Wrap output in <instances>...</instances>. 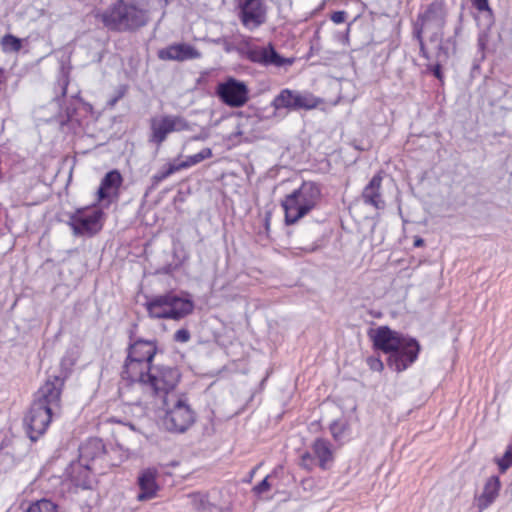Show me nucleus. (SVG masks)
<instances>
[{
    "label": "nucleus",
    "instance_id": "9d476101",
    "mask_svg": "<svg viewBox=\"0 0 512 512\" xmlns=\"http://www.w3.org/2000/svg\"><path fill=\"white\" fill-rule=\"evenodd\" d=\"M189 122L180 115H164L150 120L149 142L160 146L172 132L190 130Z\"/></svg>",
    "mask_w": 512,
    "mask_h": 512
},
{
    "label": "nucleus",
    "instance_id": "bb28decb",
    "mask_svg": "<svg viewBox=\"0 0 512 512\" xmlns=\"http://www.w3.org/2000/svg\"><path fill=\"white\" fill-rule=\"evenodd\" d=\"M2 51L5 53H16L22 48V39L12 35L5 34L0 41Z\"/></svg>",
    "mask_w": 512,
    "mask_h": 512
},
{
    "label": "nucleus",
    "instance_id": "f704fd0d",
    "mask_svg": "<svg viewBox=\"0 0 512 512\" xmlns=\"http://www.w3.org/2000/svg\"><path fill=\"white\" fill-rule=\"evenodd\" d=\"M268 478H269V476H266L258 485H256L253 488V492L256 495L263 494V493L267 492L270 489L271 485L268 482Z\"/></svg>",
    "mask_w": 512,
    "mask_h": 512
},
{
    "label": "nucleus",
    "instance_id": "cd10ccee",
    "mask_svg": "<svg viewBox=\"0 0 512 512\" xmlns=\"http://www.w3.org/2000/svg\"><path fill=\"white\" fill-rule=\"evenodd\" d=\"M210 157H212V150L210 148H204L200 152L188 156L185 161L179 162V165L181 170L186 169Z\"/></svg>",
    "mask_w": 512,
    "mask_h": 512
},
{
    "label": "nucleus",
    "instance_id": "423d86ee",
    "mask_svg": "<svg viewBox=\"0 0 512 512\" xmlns=\"http://www.w3.org/2000/svg\"><path fill=\"white\" fill-rule=\"evenodd\" d=\"M151 318L180 320L192 313L194 303L192 300L180 297L174 292H167L155 296L146 303Z\"/></svg>",
    "mask_w": 512,
    "mask_h": 512
},
{
    "label": "nucleus",
    "instance_id": "f257e3e1",
    "mask_svg": "<svg viewBox=\"0 0 512 512\" xmlns=\"http://www.w3.org/2000/svg\"><path fill=\"white\" fill-rule=\"evenodd\" d=\"M376 349L389 354L387 365L396 372H402L411 366L420 352V345L414 338L403 336L390 329L380 326L369 332Z\"/></svg>",
    "mask_w": 512,
    "mask_h": 512
},
{
    "label": "nucleus",
    "instance_id": "b1692460",
    "mask_svg": "<svg viewBox=\"0 0 512 512\" xmlns=\"http://www.w3.org/2000/svg\"><path fill=\"white\" fill-rule=\"evenodd\" d=\"M312 450L320 468L328 469L334 459L331 443L326 439L317 438L312 444Z\"/></svg>",
    "mask_w": 512,
    "mask_h": 512
},
{
    "label": "nucleus",
    "instance_id": "4be33fe9",
    "mask_svg": "<svg viewBox=\"0 0 512 512\" xmlns=\"http://www.w3.org/2000/svg\"><path fill=\"white\" fill-rule=\"evenodd\" d=\"M381 183L382 177L379 174H376L372 177L362 192V199L364 203L371 205L376 209H383L385 207V202L380 193Z\"/></svg>",
    "mask_w": 512,
    "mask_h": 512
},
{
    "label": "nucleus",
    "instance_id": "7ed1b4c3",
    "mask_svg": "<svg viewBox=\"0 0 512 512\" xmlns=\"http://www.w3.org/2000/svg\"><path fill=\"white\" fill-rule=\"evenodd\" d=\"M99 17L109 30L132 31L148 22V11L139 8L133 1L116 0Z\"/></svg>",
    "mask_w": 512,
    "mask_h": 512
},
{
    "label": "nucleus",
    "instance_id": "2eb2a0df",
    "mask_svg": "<svg viewBox=\"0 0 512 512\" xmlns=\"http://www.w3.org/2000/svg\"><path fill=\"white\" fill-rule=\"evenodd\" d=\"M63 386L64 380L62 378L58 376L49 377L38 389L33 401H39L40 404L56 412L60 408Z\"/></svg>",
    "mask_w": 512,
    "mask_h": 512
},
{
    "label": "nucleus",
    "instance_id": "c85d7f7f",
    "mask_svg": "<svg viewBox=\"0 0 512 512\" xmlns=\"http://www.w3.org/2000/svg\"><path fill=\"white\" fill-rule=\"evenodd\" d=\"M190 498L192 507L197 512H206L207 510H209L211 504L206 495L194 493L190 495Z\"/></svg>",
    "mask_w": 512,
    "mask_h": 512
},
{
    "label": "nucleus",
    "instance_id": "20e7f679",
    "mask_svg": "<svg viewBox=\"0 0 512 512\" xmlns=\"http://www.w3.org/2000/svg\"><path fill=\"white\" fill-rule=\"evenodd\" d=\"M321 199V189L313 181H304L301 186L286 195L281 202L285 213V224L293 225L312 211Z\"/></svg>",
    "mask_w": 512,
    "mask_h": 512
},
{
    "label": "nucleus",
    "instance_id": "49530a36",
    "mask_svg": "<svg viewBox=\"0 0 512 512\" xmlns=\"http://www.w3.org/2000/svg\"><path fill=\"white\" fill-rule=\"evenodd\" d=\"M165 1L167 2L168 0H165Z\"/></svg>",
    "mask_w": 512,
    "mask_h": 512
},
{
    "label": "nucleus",
    "instance_id": "f3484780",
    "mask_svg": "<svg viewBox=\"0 0 512 512\" xmlns=\"http://www.w3.org/2000/svg\"><path fill=\"white\" fill-rule=\"evenodd\" d=\"M106 449L103 441L99 438H90L79 447V462L86 470H91V462L100 459Z\"/></svg>",
    "mask_w": 512,
    "mask_h": 512
},
{
    "label": "nucleus",
    "instance_id": "0eeeda50",
    "mask_svg": "<svg viewBox=\"0 0 512 512\" xmlns=\"http://www.w3.org/2000/svg\"><path fill=\"white\" fill-rule=\"evenodd\" d=\"M181 374L177 367L164 364H152L134 382L148 387L155 395L168 397V393L175 389L180 381Z\"/></svg>",
    "mask_w": 512,
    "mask_h": 512
},
{
    "label": "nucleus",
    "instance_id": "a211bd4d",
    "mask_svg": "<svg viewBox=\"0 0 512 512\" xmlns=\"http://www.w3.org/2000/svg\"><path fill=\"white\" fill-rule=\"evenodd\" d=\"M158 57L161 60L185 61L198 59L201 57V53L189 44L178 43L159 50Z\"/></svg>",
    "mask_w": 512,
    "mask_h": 512
},
{
    "label": "nucleus",
    "instance_id": "72a5a7b5",
    "mask_svg": "<svg viewBox=\"0 0 512 512\" xmlns=\"http://www.w3.org/2000/svg\"><path fill=\"white\" fill-rule=\"evenodd\" d=\"M190 338V332L185 328L177 330L174 334V340L176 342L186 343L190 340Z\"/></svg>",
    "mask_w": 512,
    "mask_h": 512
},
{
    "label": "nucleus",
    "instance_id": "412c9836",
    "mask_svg": "<svg viewBox=\"0 0 512 512\" xmlns=\"http://www.w3.org/2000/svg\"><path fill=\"white\" fill-rule=\"evenodd\" d=\"M122 182L123 178L118 170L114 169L106 173L97 191V201L101 202L108 199L111 193L116 194Z\"/></svg>",
    "mask_w": 512,
    "mask_h": 512
},
{
    "label": "nucleus",
    "instance_id": "f03ea898",
    "mask_svg": "<svg viewBox=\"0 0 512 512\" xmlns=\"http://www.w3.org/2000/svg\"><path fill=\"white\" fill-rule=\"evenodd\" d=\"M447 11L443 1L431 2L424 12L419 13L413 24V35L419 43L420 54L425 59H431L430 52L426 48L423 34L429 35V42L436 44L444 42L443 29L446 24Z\"/></svg>",
    "mask_w": 512,
    "mask_h": 512
},
{
    "label": "nucleus",
    "instance_id": "6ab92c4d",
    "mask_svg": "<svg viewBox=\"0 0 512 512\" xmlns=\"http://www.w3.org/2000/svg\"><path fill=\"white\" fill-rule=\"evenodd\" d=\"M158 472L154 468H147L141 471L138 476L137 483L140 493L137 495L138 501H147L156 497L159 486L156 482Z\"/></svg>",
    "mask_w": 512,
    "mask_h": 512
},
{
    "label": "nucleus",
    "instance_id": "37998d69",
    "mask_svg": "<svg viewBox=\"0 0 512 512\" xmlns=\"http://www.w3.org/2000/svg\"><path fill=\"white\" fill-rule=\"evenodd\" d=\"M77 485H80V483H77ZM81 486H82L83 488H89V487H90V485H89V481H88L87 479H84V480H83V483H81Z\"/></svg>",
    "mask_w": 512,
    "mask_h": 512
},
{
    "label": "nucleus",
    "instance_id": "a878e982",
    "mask_svg": "<svg viewBox=\"0 0 512 512\" xmlns=\"http://www.w3.org/2000/svg\"><path fill=\"white\" fill-rule=\"evenodd\" d=\"M26 512H64L53 501L43 498L29 505Z\"/></svg>",
    "mask_w": 512,
    "mask_h": 512
},
{
    "label": "nucleus",
    "instance_id": "6e6552de",
    "mask_svg": "<svg viewBox=\"0 0 512 512\" xmlns=\"http://www.w3.org/2000/svg\"><path fill=\"white\" fill-rule=\"evenodd\" d=\"M163 403L166 413L163 418V426L170 432L183 433L195 421V414L186 399L164 397Z\"/></svg>",
    "mask_w": 512,
    "mask_h": 512
},
{
    "label": "nucleus",
    "instance_id": "393cba45",
    "mask_svg": "<svg viewBox=\"0 0 512 512\" xmlns=\"http://www.w3.org/2000/svg\"><path fill=\"white\" fill-rule=\"evenodd\" d=\"M180 170L181 168L179 163H167L151 177V189L156 188L163 180H165L166 178L170 177L172 174Z\"/></svg>",
    "mask_w": 512,
    "mask_h": 512
},
{
    "label": "nucleus",
    "instance_id": "ddd939ff",
    "mask_svg": "<svg viewBox=\"0 0 512 512\" xmlns=\"http://www.w3.org/2000/svg\"><path fill=\"white\" fill-rule=\"evenodd\" d=\"M103 212L100 209L85 214L83 210H77L70 216L68 222L75 236H93L97 234L101 228V218Z\"/></svg>",
    "mask_w": 512,
    "mask_h": 512
},
{
    "label": "nucleus",
    "instance_id": "2f4dec72",
    "mask_svg": "<svg viewBox=\"0 0 512 512\" xmlns=\"http://www.w3.org/2000/svg\"><path fill=\"white\" fill-rule=\"evenodd\" d=\"M512 465V445L508 446L504 455L498 460V466L501 471L507 470Z\"/></svg>",
    "mask_w": 512,
    "mask_h": 512
},
{
    "label": "nucleus",
    "instance_id": "4c0bfd02",
    "mask_svg": "<svg viewBox=\"0 0 512 512\" xmlns=\"http://www.w3.org/2000/svg\"><path fill=\"white\" fill-rule=\"evenodd\" d=\"M347 13L345 11H335L331 15V20L335 24H341L346 21Z\"/></svg>",
    "mask_w": 512,
    "mask_h": 512
},
{
    "label": "nucleus",
    "instance_id": "dca6fc26",
    "mask_svg": "<svg viewBox=\"0 0 512 512\" xmlns=\"http://www.w3.org/2000/svg\"><path fill=\"white\" fill-rule=\"evenodd\" d=\"M246 55L251 62L263 66L282 67L293 63V59L281 56L271 44L266 47L248 48Z\"/></svg>",
    "mask_w": 512,
    "mask_h": 512
},
{
    "label": "nucleus",
    "instance_id": "a19ab883",
    "mask_svg": "<svg viewBox=\"0 0 512 512\" xmlns=\"http://www.w3.org/2000/svg\"><path fill=\"white\" fill-rule=\"evenodd\" d=\"M124 93H125V90L124 89H120L118 91V94L109 101V104L111 106H114L118 102V100L121 99L124 96Z\"/></svg>",
    "mask_w": 512,
    "mask_h": 512
},
{
    "label": "nucleus",
    "instance_id": "1a4fd4ad",
    "mask_svg": "<svg viewBox=\"0 0 512 512\" xmlns=\"http://www.w3.org/2000/svg\"><path fill=\"white\" fill-rule=\"evenodd\" d=\"M322 100L309 91L282 89L272 100L271 106L277 115L281 110L290 111L312 110L318 107Z\"/></svg>",
    "mask_w": 512,
    "mask_h": 512
},
{
    "label": "nucleus",
    "instance_id": "7c9ffc66",
    "mask_svg": "<svg viewBox=\"0 0 512 512\" xmlns=\"http://www.w3.org/2000/svg\"><path fill=\"white\" fill-rule=\"evenodd\" d=\"M16 464L15 457L9 452L0 453V473H6Z\"/></svg>",
    "mask_w": 512,
    "mask_h": 512
},
{
    "label": "nucleus",
    "instance_id": "c9c22d12",
    "mask_svg": "<svg viewBox=\"0 0 512 512\" xmlns=\"http://www.w3.org/2000/svg\"><path fill=\"white\" fill-rule=\"evenodd\" d=\"M367 364L373 371H382L384 368L383 362L379 358L369 357L367 359Z\"/></svg>",
    "mask_w": 512,
    "mask_h": 512
},
{
    "label": "nucleus",
    "instance_id": "79ce46f5",
    "mask_svg": "<svg viewBox=\"0 0 512 512\" xmlns=\"http://www.w3.org/2000/svg\"><path fill=\"white\" fill-rule=\"evenodd\" d=\"M424 245V240L420 237H417L415 240H414V246L415 247H421Z\"/></svg>",
    "mask_w": 512,
    "mask_h": 512
},
{
    "label": "nucleus",
    "instance_id": "9b49d317",
    "mask_svg": "<svg viewBox=\"0 0 512 512\" xmlns=\"http://www.w3.org/2000/svg\"><path fill=\"white\" fill-rule=\"evenodd\" d=\"M54 413L55 411L40 404L39 401L32 402L23 420L26 433L31 441H37L45 433Z\"/></svg>",
    "mask_w": 512,
    "mask_h": 512
},
{
    "label": "nucleus",
    "instance_id": "ea45409f",
    "mask_svg": "<svg viewBox=\"0 0 512 512\" xmlns=\"http://www.w3.org/2000/svg\"><path fill=\"white\" fill-rule=\"evenodd\" d=\"M301 461L303 466L308 467L310 463L314 462V458L310 453L306 452L302 455Z\"/></svg>",
    "mask_w": 512,
    "mask_h": 512
},
{
    "label": "nucleus",
    "instance_id": "5701e85b",
    "mask_svg": "<svg viewBox=\"0 0 512 512\" xmlns=\"http://www.w3.org/2000/svg\"><path fill=\"white\" fill-rule=\"evenodd\" d=\"M499 490V478L496 476L490 477L484 485L483 492L476 498L478 512H482L495 501V499L498 496Z\"/></svg>",
    "mask_w": 512,
    "mask_h": 512
},
{
    "label": "nucleus",
    "instance_id": "473e14b6",
    "mask_svg": "<svg viewBox=\"0 0 512 512\" xmlns=\"http://www.w3.org/2000/svg\"><path fill=\"white\" fill-rule=\"evenodd\" d=\"M490 26L491 25H488V27H490ZM488 30H489V28L481 31L478 35V48L482 53V57H484V52H485L484 50L487 47V43H488V39H489Z\"/></svg>",
    "mask_w": 512,
    "mask_h": 512
},
{
    "label": "nucleus",
    "instance_id": "c03bdc74",
    "mask_svg": "<svg viewBox=\"0 0 512 512\" xmlns=\"http://www.w3.org/2000/svg\"><path fill=\"white\" fill-rule=\"evenodd\" d=\"M258 468H259V465H258V466H256V467H254V468L251 470L250 475H249L250 479L254 476V474H255V472H256V470H257Z\"/></svg>",
    "mask_w": 512,
    "mask_h": 512
},
{
    "label": "nucleus",
    "instance_id": "58836bf2",
    "mask_svg": "<svg viewBox=\"0 0 512 512\" xmlns=\"http://www.w3.org/2000/svg\"><path fill=\"white\" fill-rule=\"evenodd\" d=\"M76 358L71 356L69 352L62 358L61 364L63 366H72L75 364Z\"/></svg>",
    "mask_w": 512,
    "mask_h": 512
},
{
    "label": "nucleus",
    "instance_id": "4468645a",
    "mask_svg": "<svg viewBox=\"0 0 512 512\" xmlns=\"http://www.w3.org/2000/svg\"><path fill=\"white\" fill-rule=\"evenodd\" d=\"M239 19L250 31L259 28L266 22V6L263 0H241L239 3Z\"/></svg>",
    "mask_w": 512,
    "mask_h": 512
},
{
    "label": "nucleus",
    "instance_id": "39448f33",
    "mask_svg": "<svg viewBox=\"0 0 512 512\" xmlns=\"http://www.w3.org/2000/svg\"><path fill=\"white\" fill-rule=\"evenodd\" d=\"M158 351L155 340L142 338L131 341L127 348V357L123 365L122 378L134 382L143 372L152 365Z\"/></svg>",
    "mask_w": 512,
    "mask_h": 512
},
{
    "label": "nucleus",
    "instance_id": "a18cd8bd",
    "mask_svg": "<svg viewBox=\"0 0 512 512\" xmlns=\"http://www.w3.org/2000/svg\"><path fill=\"white\" fill-rule=\"evenodd\" d=\"M265 224H266V229H268V227H269V216H266Z\"/></svg>",
    "mask_w": 512,
    "mask_h": 512
},
{
    "label": "nucleus",
    "instance_id": "c756f323",
    "mask_svg": "<svg viewBox=\"0 0 512 512\" xmlns=\"http://www.w3.org/2000/svg\"><path fill=\"white\" fill-rule=\"evenodd\" d=\"M473 6L480 12H484L487 17V25H492L493 23V12L489 6L488 0H472Z\"/></svg>",
    "mask_w": 512,
    "mask_h": 512
},
{
    "label": "nucleus",
    "instance_id": "f8f14e48",
    "mask_svg": "<svg viewBox=\"0 0 512 512\" xmlns=\"http://www.w3.org/2000/svg\"><path fill=\"white\" fill-rule=\"evenodd\" d=\"M218 98L227 106L239 108L249 100V89L245 82L229 77L216 87Z\"/></svg>",
    "mask_w": 512,
    "mask_h": 512
},
{
    "label": "nucleus",
    "instance_id": "aec40b11",
    "mask_svg": "<svg viewBox=\"0 0 512 512\" xmlns=\"http://www.w3.org/2000/svg\"><path fill=\"white\" fill-rule=\"evenodd\" d=\"M456 43L452 38H448L445 40V42H440L437 47L435 54L431 56V59H428L429 61L434 60V64L429 65V69L433 73V75L439 79L442 80L443 74H442V63L447 62L449 56H450V47L455 50Z\"/></svg>",
    "mask_w": 512,
    "mask_h": 512
},
{
    "label": "nucleus",
    "instance_id": "e433bc0d",
    "mask_svg": "<svg viewBox=\"0 0 512 512\" xmlns=\"http://www.w3.org/2000/svg\"><path fill=\"white\" fill-rule=\"evenodd\" d=\"M330 431L335 440H340L343 434V426L340 423L334 421L330 425Z\"/></svg>",
    "mask_w": 512,
    "mask_h": 512
}]
</instances>
